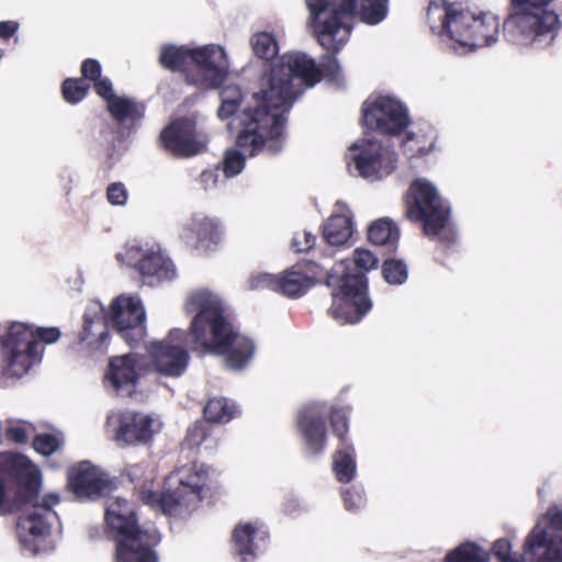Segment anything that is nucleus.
<instances>
[{
	"label": "nucleus",
	"instance_id": "nucleus-7",
	"mask_svg": "<svg viewBox=\"0 0 562 562\" xmlns=\"http://www.w3.org/2000/svg\"><path fill=\"white\" fill-rule=\"evenodd\" d=\"M189 330L172 328L162 339L149 341L146 349L148 372H156L167 378H179L188 369L190 352L200 357L204 351L195 348L199 341L203 342V315L196 308Z\"/></svg>",
	"mask_w": 562,
	"mask_h": 562
},
{
	"label": "nucleus",
	"instance_id": "nucleus-18",
	"mask_svg": "<svg viewBox=\"0 0 562 562\" xmlns=\"http://www.w3.org/2000/svg\"><path fill=\"white\" fill-rule=\"evenodd\" d=\"M68 487L79 498L97 499L112 490L113 482L99 467L83 460L68 470Z\"/></svg>",
	"mask_w": 562,
	"mask_h": 562
},
{
	"label": "nucleus",
	"instance_id": "nucleus-29",
	"mask_svg": "<svg viewBox=\"0 0 562 562\" xmlns=\"http://www.w3.org/2000/svg\"><path fill=\"white\" fill-rule=\"evenodd\" d=\"M257 528L251 522H239L232 532V549L240 562H252L258 557V544L255 543Z\"/></svg>",
	"mask_w": 562,
	"mask_h": 562
},
{
	"label": "nucleus",
	"instance_id": "nucleus-1",
	"mask_svg": "<svg viewBox=\"0 0 562 562\" xmlns=\"http://www.w3.org/2000/svg\"><path fill=\"white\" fill-rule=\"evenodd\" d=\"M319 66L308 55L300 52L286 53L273 61L260 76L261 89L256 93L260 101L241 115L243 133L238 143L241 147L258 149L270 139V148L280 153L285 139L286 114L304 87H314L323 78L341 86L344 77L334 52L327 47Z\"/></svg>",
	"mask_w": 562,
	"mask_h": 562
},
{
	"label": "nucleus",
	"instance_id": "nucleus-42",
	"mask_svg": "<svg viewBox=\"0 0 562 562\" xmlns=\"http://www.w3.org/2000/svg\"><path fill=\"white\" fill-rule=\"evenodd\" d=\"M349 413L345 407H331L328 418L334 435L338 438L339 445L350 443L349 439Z\"/></svg>",
	"mask_w": 562,
	"mask_h": 562
},
{
	"label": "nucleus",
	"instance_id": "nucleus-23",
	"mask_svg": "<svg viewBox=\"0 0 562 562\" xmlns=\"http://www.w3.org/2000/svg\"><path fill=\"white\" fill-rule=\"evenodd\" d=\"M184 236L193 241L196 250L210 252L217 248L223 239V229L218 220L205 215H193L184 228Z\"/></svg>",
	"mask_w": 562,
	"mask_h": 562
},
{
	"label": "nucleus",
	"instance_id": "nucleus-50",
	"mask_svg": "<svg viewBox=\"0 0 562 562\" xmlns=\"http://www.w3.org/2000/svg\"><path fill=\"white\" fill-rule=\"evenodd\" d=\"M80 74L86 82H91L92 85L102 78V67L99 60L94 58H86L82 60L80 66Z\"/></svg>",
	"mask_w": 562,
	"mask_h": 562
},
{
	"label": "nucleus",
	"instance_id": "nucleus-20",
	"mask_svg": "<svg viewBox=\"0 0 562 562\" xmlns=\"http://www.w3.org/2000/svg\"><path fill=\"white\" fill-rule=\"evenodd\" d=\"M109 339V328L104 319L101 316L85 313L82 328L70 349L78 358H91L105 351Z\"/></svg>",
	"mask_w": 562,
	"mask_h": 562
},
{
	"label": "nucleus",
	"instance_id": "nucleus-4",
	"mask_svg": "<svg viewBox=\"0 0 562 562\" xmlns=\"http://www.w3.org/2000/svg\"><path fill=\"white\" fill-rule=\"evenodd\" d=\"M201 308L203 315V342L195 348L209 353H223L228 367L240 370L255 353V344L248 337L235 333L224 315L220 301L205 292L193 293L186 302V312L191 314Z\"/></svg>",
	"mask_w": 562,
	"mask_h": 562
},
{
	"label": "nucleus",
	"instance_id": "nucleus-26",
	"mask_svg": "<svg viewBox=\"0 0 562 562\" xmlns=\"http://www.w3.org/2000/svg\"><path fill=\"white\" fill-rule=\"evenodd\" d=\"M542 548L546 551L539 562H562V537H549L543 527L536 525L525 541L524 551L535 554Z\"/></svg>",
	"mask_w": 562,
	"mask_h": 562
},
{
	"label": "nucleus",
	"instance_id": "nucleus-32",
	"mask_svg": "<svg viewBox=\"0 0 562 562\" xmlns=\"http://www.w3.org/2000/svg\"><path fill=\"white\" fill-rule=\"evenodd\" d=\"M352 235V218L348 214H333L323 226V237L331 246L344 245Z\"/></svg>",
	"mask_w": 562,
	"mask_h": 562
},
{
	"label": "nucleus",
	"instance_id": "nucleus-13",
	"mask_svg": "<svg viewBox=\"0 0 562 562\" xmlns=\"http://www.w3.org/2000/svg\"><path fill=\"white\" fill-rule=\"evenodd\" d=\"M147 357L138 352H128L109 358L104 373L106 383L116 395L131 397L136 394L139 381L148 372Z\"/></svg>",
	"mask_w": 562,
	"mask_h": 562
},
{
	"label": "nucleus",
	"instance_id": "nucleus-51",
	"mask_svg": "<svg viewBox=\"0 0 562 562\" xmlns=\"http://www.w3.org/2000/svg\"><path fill=\"white\" fill-rule=\"evenodd\" d=\"M316 236L307 231L296 233L292 238V247L296 252H307L314 248Z\"/></svg>",
	"mask_w": 562,
	"mask_h": 562
},
{
	"label": "nucleus",
	"instance_id": "nucleus-41",
	"mask_svg": "<svg viewBox=\"0 0 562 562\" xmlns=\"http://www.w3.org/2000/svg\"><path fill=\"white\" fill-rule=\"evenodd\" d=\"M91 85L82 78H66L60 86L63 99L69 104L81 102L89 93Z\"/></svg>",
	"mask_w": 562,
	"mask_h": 562
},
{
	"label": "nucleus",
	"instance_id": "nucleus-35",
	"mask_svg": "<svg viewBox=\"0 0 562 562\" xmlns=\"http://www.w3.org/2000/svg\"><path fill=\"white\" fill-rule=\"evenodd\" d=\"M454 4L447 1L432 0L427 9V23L434 34L441 37L449 29V19L453 12Z\"/></svg>",
	"mask_w": 562,
	"mask_h": 562
},
{
	"label": "nucleus",
	"instance_id": "nucleus-12",
	"mask_svg": "<svg viewBox=\"0 0 562 562\" xmlns=\"http://www.w3.org/2000/svg\"><path fill=\"white\" fill-rule=\"evenodd\" d=\"M191 64L194 70L187 74V82L200 89H217L228 76L227 56L220 45L193 48Z\"/></svg>",
	"mask_w": 562,
	"mask_h": 562
},
{
	"label": "nucleus",
	"instance_id": "nucleus-38",
	"mask_svg": "<svg viewBox=\"0 0 562 562\" xmlns=\"http://www.w3.org/2000/svg\"><path fill=\"white\" fill-rule=\"evenodd\" d=\"M389 0H359L355 18L368 25H376L387 15Z\"/></svg>",
	"mask_w": 562,
	"mask_h": 562
},
{
	"label": "nucleus",
	"instance_id": "nucleus-17",
	"mask_svg": "<svg viewBox=\"0 0 562 562\" xmlns=\"http://www.w3.org/2000/svg\"><path fill=\"white\" fill-rule=\"evenodd\" d=\"M352 161L362 178H380L396 168L397 155L376 140H361L350 147Z\"/></svg>",
	"mask_w": 562,
	"mask_h": 562
},
{
	"label": "nucleus",
	"instance_id": "nucleus-25",
	"mask_svg": "<svg viewBox=\"0 0 562 562\" xmlns=\"http://www.w3.org/2000/svg\"><path fill=\"white\" fill-rule=\"evenodd\" d=\"M499 31L498 18L491 13L473 14L471 30L458 34L468 47L490 46L496 42Z\"/></svg>",
	"mask_w": 562,
	"mask_h": 562
},
{
	"label": "nucleus",
	"instance_id": "nucleus-16",
	"mask_svg": "<svg viewBox=\"0 0 562 562\" xmlns=\"http://www.w3.org/2000/svg\"><path fill=\"white\" fill-rule=\"evenodd\" d=\"M161 147L178 158H189L206 148V140L196 131L193 119L181 116L172 120L159 135Z\"/></svg>",
	"mask_w": 562,
	"mask_h": 562
},
{
	"label": "nucleus",
	"instance_id": "nucleus-22",
	"mask_svg": "<svg viewBox=\"0 0 562 562\" xmlns=\"http://www.w3.org/2000/svg\"><path fill=\"white\" fill-rule=\"evenodd\" d=\"M259 89H261L260 85H259ZM259 91L260 90L254 92V94H252L254 104H248L239 111L240 105L244 100L243 91L237 86H233V85L227 86L221 92V105L217 110V116L221 120H227L231 116L235 115V120H236L237 127H238V133L236 136V146L239 147L240 149H243L244 151L248 153L249 156H251V157L258 155L262 150H267L271 155L278 154V153H274L271 150V148H270L271 140L270 139L265 140V144L254 151L251 150V148L241 147L238 143L239 136L244 130V126L241 125L240 115L245 110H247L249 108H255L259 104L260 101L256 98V93H258Z\"/></svg>",
	"mask_w": 562,
	"mask_h": 562
},
{
	"label": "nucleus",
	"instance_id": "nucleus-39",
	"mask_svg": "<svg viewBox=\"0 0 562 562\" xmlns=\"http://www.w3.org/2000/svg\"><path fill=\"white\" fill-rule=\"evenodd\" d=\"M473 21V13L469 10H458L456 7L449 19V29L445 32V36L460 46L467 47L465 42L458 36L462 31H470Z\"/></svg>",
	"mask_w": 562,
	"mask_h": 562
},
{
	"label": "nucleus",
	"instance_id": "nucleus-47",
	"mask_svg": "<svg viewBox=\"0 0 562 562\" xmlns=\"http://www.w3.org/2000/svg\"><path fill=\"white\" fill-rule=\"evenodd\" d=\"M279 274H271L267 272L252 273L248 279V289L259 290H271L278 293Z\"/></svg>",
	"mask_w": 562,
	"mask_h": 562
},
{
	"label": "nucleus",
	"instance_id": "nucleus-48",
	"mask_svg": "<svg viewBox=\"0 0 562 562\" xmlns=\"http://www.w3.org/2000/svg\"><path fill=\"white\" fill-rule=\"evenodd\" d=\"M345 508L348 512H358L367 504L364 492L359 486H350L341 492Z\"/></svg>",
	"mask_w": 562,
	"mask_h": 562
},
{
	"label": "nucleus",
	"instance_id": "nucleus-10",
	"mask_svg": "<svg viewBox=\"0 0 562 562\" xmlns=\"http://www.w3.org/2000/svg\"><path fill=\"white\" fill-rule=\"evenodd\" d=\"M358 0H305L308 26L317 43L340 52L348 42Z\"/></svg>",
	"mask_w": 562,
	"mask_h": 562
},
{
	"label": "nucleus",
	"instance_id": "nucleus-8",
	"mask_svg": "<svg viewBox=\"0 0 562 562\" xmlns=\"http://www.w3.org/2000/svg\"><path fill=\"white\" fill-rule=\"evenodd\" d=\"M210 468L196 461L179 468L168 476L169 488L155 492L142 488L138 498L143 504L160 509L166 515H176L181 508L196 507L212 496Z\"/></svg>",
	"mask_w": 562,
	"mask_h": 562
},
{
	"label": "nucleus",
	"instance_id": "nucleus-49",
	"mask_svg": "<svg viewBox=\"0 0 562 562\" xmlns=\"http://www.w3.org/2000/svg\"><path fill=\"white\" fill-rule=\"evenodd\" d=\"M493 553L501 562H526L524 554L512 552V544L505 538L494 542Z\"/></svg>",
	"mask_w": 562,
	"mask_h": 562
},
{
	"label": "nucleus",
	"instance_id": "nucleus-24",
	"mask_svg": "<svg viewBox=\"0 0 562 562\" xmlns=\"http://www.w3.org/2000/svg\"><path fill=\"white\" fill-rule=\"evenodd\" d=\"M153 419L140 413L124 412L119 416L115 430L117 441L126 445L147 443L153 438Z\"/></svg>",
	"mask_w": 562,
	"mask_h": 562
},
{
	"label": "nucleus",
	"instance_id": "nucleus-14",
	"mask_svg": "<svg viewBox=\"0 0 562 562\" xmlns=\"http://www.w3.org/2000/svg\"><path fill=\"white\" fill-rule=\"evenodd\" d=\"M362 120L366 127L385 135H400L409 124L407 109L394 98L378 97L362 105Z\"/></svg>",
	"mask_w": 562,
	"mask_h": 562
},
{
	"label": "nucleus",
	"instance_id": "nucleus-36",
	"mask_svg": "<svg viewBox=\"0 0 562 562\" xmlns=\"http://www.w3.org/2000/svg\"><path fill=\"white\" fill-rule=\"evenodd\" d=\"M441 562H490V554L473 541H464L447 552Z\"/></svg>",
	"mask_w": 562,
	"mask_h": 562
},
{
	"label": "nucleus",
	"instance_id": "nucleus-56",
	"mask_svg": "<svg viewBox=\"0 0 562 562\" xmlns=\"http://www.w3.org/2000/svg\"><path fill=\"white\" fill-rule=\"evenodd\" d=\"M548 525L549 528L554 531L550 537H562V512L551 514Z\"/></svg>",
	"mask_w": 562,
	"mask_h": 562
},
{
	"label": "nucleus",
	"instance_id": "nucleus-15",
	"mask_svg": "<svg viewBox=\"0 0 562 562\" xmlns=\"http://www.w3.org/2000/svg\"><path fill=\"white\" fill-rule=\"evenodd\" d=\"M113 325L121 338L132 348L146 337V314L139 300L121 295L110 306Z\"/></svg>",
	"mask_w": 562,
	"mask_h": 562
},
{
	"label": "nucleus",
	"instance_id": "nucleus-43",
	"mask_svg": "<svg viewBox=\"0 0 562 562\" xmlns=\"http://www.w3.org/2000/svg\"><path fill=\"white\" fill-rule=\"evenodd\" d=\"M213 427L205 420H198L188 428L183 445L189 449L199 448L211 438Z\"/></svg>",
	"mask_w": 562,
	"mask_h": 562
},
{
	"label": "nucleus",
	"instance_id": "nucleus-21",
	"mask_svg": "<svg viewBox=\"0 0 562 562\" xmlns=\"http://www.w3.org/2000/svg\"><path fill=\"white\" fill-rule=\"evenodd\" d=\"M296 429L308 457L321 456L326 450L328 436L323 414L311 408L301 411L296 418Z\"/></svg>",
	"mask_w": 562,
	"mask_h": 562
},
{
	"label": "nucleus",
	"instance_id": "nucleus-37",
	"mask_svg": "<svg viewBox=\"0 0 562 562\" xmlns=\"http://www.w3.org/2000/svg\"><path fill=\"white\" fill-rule=\"evenodd\" d=\"M238 413L234 403L225 397H214L206 402L203 416L206 423H228Z\"/></svg>",
	"mask_w": 562,
	"mask_h": 562
},
{
	"label": "nucleus",
	"instance_id": "nucleus-53",
	"mask_svg": "<svg viewBox=\"0 0 562 562\" xmlns=\"http://www.w3.org/2000/svg\"><path fill=\"white\" fill-rule=\"evenodd\" d=\"M94 92L108 104L110 100L116 97L113 90L112 81L108 77H102L92 85Z\"/></svg>",
	"mask_w": 562,
	"mask_h": 562
},
{
	"label": "nucleus",
	"instance_id": "nucleus-11",
	"mask_svg": "<svg viewBox=\"0 0 562 562\" xmlns=\"http://www.w3.org/2000/svg\"><path fill=\"white\" fill-rule=\"evenodd\" d=\"M59 337L60 330L57 327L34 329L24 323H12L0 338L5 373L12 376H22L36 360L40 341L53 344Z\"/></svg>",
	"mask_w": 562,
	"mask_h": 562
},
{
	"label": "nucleus",
	"instance_id": "nucleus-5",
	"mask_svg": "<svg viewBox=\"0 0 562 562\" xmlns=\"http://www.w3.org/2000/svg\"><path fill=\"white\" fill-rule=\"evenodd\" d=\"M104 520L110 538L115 541V562H158L155 548L161 536L157 528L138 524L133 503L121 497L111 499Z\"/></svg>",
	"mask_w": 562,
	"mask_h": 562
},
{
	"label": "nucleus",
	"instance_id": "nucleus-54",
	"mask_svg": "<svg viewBox=\"0 0 562 562\" xmlns=\"http://www.w3.org/2000/svg\"><path fill=\"white\" fill-rule=\"evenodd\" d=\"M5 437L9 441L25 445L27 443V432L22 426H10L5 429Z\"/></svg>",
	"mask_w": 562,
	"mask_h": 562
},
{
	"label": "nucleus",
	"instance_id": "nucleus-3",
	"mask_svg": "<svg viewBox=\"0 0 562 562\" xmlns=\"http://www.w3.org/2000/svg\"><path fill=\"white\" fill-rule=\"evenodd\" d=\"M378 262L371 251L357 248L350 260L341 261L326 276L333 297L328 314L339 324H357L371 310L367 273L376 268Z\"/></svg>",
	"mask_w": 562,
	"mask_h": 562
},
{
	"label": "nucleus",
	"instance_id": "nucleus-46",
	"mask_svg": "<svg viewBox=\"0 0 562 562\" xmlns=\"http://www.w3.org/2000/svg\"><path fill=\"white\" fill-rule=\"evenodd\" d=\"M32 446L36 452L49 457L60 449L63 439L53 434H38L34 437Z\"/></svg>",
	"mask_w": 562,
	"mask_h": 562
},
{
	"label": "nucleus",
	"instance_id": "nucleus-45",
	"mask_svg": "<svg viewBox=\"0 0 562 562\" xmlns=\"http://www.w3.org/2000/svg\"><path fill=\"white\" fill-rule=\"evenodd\" d=\"M246 151L240 149H229L225 153L223 159V171L226 178H232L241 172L245 167ZM247 155H249L247 153Z\"/></svg>",
	"mask_w": 562,
	"mask_h": 562
},
{
	"label": "nucleus",
	"instance_id": "nucleus-31",
	"mask_svg": "<svg viewBox=\"0 0 562 562\" xmlns=\"http://www.w3.org/2000/svg\"><path fill=\"white\" fill-rule=\"evenodd\" d=\"M368 239L374 245L385 246L394 251L397 248L400 229L392 220L378 218L368 228Z\"/></svg>",
	"mask_w": 562,
	"mask_h": 562
},
{
	"label": "nucleus",
	"instance_id": "nucleus-30",
	"mask_svg": "<svg viewBox=\"0 0 562 562\" xmlns=\"http://www.w3.org/2000/svg\"><path fill=\"white\" fill-rule=\"evenodd\" d=\"M333 472L339 483H350L357 472L356 449L350 443L338 445L333 454Z\"/></svg>",
	"mask_w": 562,
	"mask_h": 562
},
{
	"label": "nucleus",
	"instance_id": "nucleus-34",
	"mask_svg": "<svg viewBox=\"0 0 562 562\" xmlns=\"http://www.w3.org/2000/svg\"><path fill=\"white\" fill-rule=\"evenodd\" d=\"M106 109L117 123H124L128 120L135 122L144 115V106L126 97L116 95L109 101Z\"/></svg>",
	"mask_w": 562,
	"mask_h": 562
},
{
	"label": "nucleus",
	"instance_id": "nucleus-2",
	"mask_svg": "<svg viewBox=\"0 0 562 562\" xmlns=\"http://www.w3.org/2000/svg\"><path fill=\"white\" fill-rule=\"evenodd\" d=\"M10 483L20 486L18 498L24 504H31L16 522L21 541L27 542L30 537L35 539L48 536L52 520L57 516L54 506L60 501L58 494L48 493L38 502L41 475L37 469L23 454L2 452L0 453V516H8L16 510L15 502L9 494Z\"/></svg>",
	"mask_w": 562,
	"mask_h": 562
},
{
	"label": "nucleus",
	"instance_id": "nucleus-44",
	"mask_svg": "<svg viewBox=\"0 0 562 562\" xmlns=\"http://www.w3.org/2000/svg\"><path fill=\"white\" fill-rule=\"evenodd\" d=\"M382 276L390 284H403L407 280V267L402 260L387 259L382 265Z\"/></svg>",
	"mask_w": 562,
	"mask_h": 562
},
{
	"label": "nucleus",
	"instance_id": "nucleus-52",
	"mask_svg": "<svg viewBox=\"0 0 562 562\" xmlns=\"http://www.w3.org/2000/svg\"><path fill=\"white\" fill-rule=\"evenodd\" d=\"M106 199L112 205H124L127 201V190L122 182H113L106 189Z\"/></svg>",
	"mask_w": 562,
	"mask_h": 562
},
{
	"label": "nucleus",
	"instance_id": "nucleus-55",
	"mask_svg": "<svg viewBox=\"0 0 562 562\" xmlns=\"http://www.w3.org/2000/svg\"><path fill=\"white\" fill-rule=\"evenodd\" d=\"M19 23L15 21H1L0 22V38L8 41L18 31Z\"/></svg>",
	"mask_w": 562,
	"mask_h": 562
},
{
	"label": "nucleus",
	"instance_id": "nucleus-6",
	"mask_svg": "<svg viewBox=\"0 0 562 562\" xmlns=\"http://www.w3.org/2000/svg\"><path fill=\"white\" fill-rule=\"evenodd\" d=\"M405 216L419 223L423 234L437 243L442 251L450 250L457 243L458 234L451 223V206L437 189L425 179H415L404 195Z\"/></svg>",
	"mask_w": 562,
	"mask_h": 562
},
{
	"label": "nucleus",
	"instance_id": "nucleus-40",
	"mask_svg": "<svg viewBox=\"0 0 562 562\" xmlns=\"http://www.w3.org/2000/svg\"><path fill=\"white\" fill-rule=\"evenodd\" d=\"M250 45L256 57L272 60L279 52L276 37L269 32H258L250 38Z\"/></svg>",
	"mask_w": 562,
	"mask_h": 562
},
{
	"label": "nucleus",
	"instance_id": "nucleus-27",
	"mask_svg": "<svg viewBox=\"0 0 562 562\" xmlns=\"http://www.w3.org/2000/svg\"><path fill=\"white\" fill-rule=\"evenodd\" d=\"M542 548L546 551L539 562H562V537H549L543 527L536 525L525 541L524 551L535 554Z\"/></svg>",
	"mask_w": 562,
	"mask_h": 562
},
{
	"label": "nucleus",
	"instance_id": "nucleus-9",
	"mask_svg": "<svg viewBox=\"0 0 562 562\" xmlns=\"http://www.w3.org/2000/svg\"><path fill=\"white\" fill-rule=\"evenodd\" d=\"M552 0H509V13L503 22L505 40L517 46L554 40L560 26L558 14L546 8Z\"/></svg>",
	"mask_w": 562,
	"mask_h": 562
},
{
	"label": "nucleus",
	"instance_id": "nucleus-33",
	"mask_svg": "<svg viewBox=\"0 0 562 562\" xmlns=\"http://www.w3.org/2000/svg\"><path fill=\"white\" fill-rule=\"evenodd\" d=\"M193 48L187 46L166 45L161 48L159 64L170 71H180L186 76L191 72L189 66L192 60Z\"/></svg>",
	"mask_w": 562,
	"mask_h": 562
},
{
	"label": "nucleus",
	"instance_id": "nucleus-28",
	"mask_svg": "<svg viewBox=\"0 0 562 562\" xmlns=\"http://www.w3.org/2000/svg\"><path fill=\"white\" fill-rule=\"evenodd\" d=\"M142 277L148 280L149 284L171 280L176 276L172 261L165 258L160 252H147L135 265Z\"/></svg>",
	"mask_w": 562,
	"mask_h": 562
},
{
	"label": "nucleus",
	"instance_id": "nucleus-19",
	"mask_svg": "<svg viewBox=\"0 0 562 562\" xmlns=\"http://www.w3.org/2000/svg\"><path fill=\"white\" fill-rule=\"evenodd\" d=\"M326 272L314 261L297 262L279 274L278 293L289 299H299L307 293Z\"/></svg>",
	"mask_w": 562,
	"mask_h": 562
}]
</instances>
